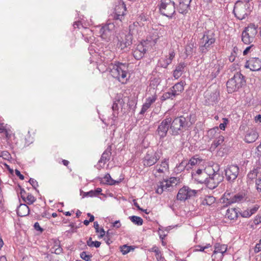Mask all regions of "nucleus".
Wrapping results in <instances>:
<instances>
[{
    "label": "nucleus",
    "instance_id": "obj_1",
    "mask_svg": "<svg viewBox=\"0 0 261 261\" xmlns=\"http://www.w3.org/2000/svg\"><path fill=\"white\" fill-rule=\"evenodd\" d=\"M110 72L111 75L120 82L124 84L127 81L126 75L128 71V64L119 62H115L110 65Z\"/></svg>",
    "mask_w": 261,
    "mask_h": 261
},
{
    "label": "nucleus",
    "instance_id": "obj_2",
    "mask_svg": "<svg viewBox=\"0 0 261 261\" xmlns=\"http://www.w3.org/2000/svg\"><path fill=\"white\" fill-rule=\"evenodd\" d=\"M215 41L214 32L211 31L205 32L199 42V52L202 54H205L213 47V44Z\"/></svg>",
    "mask_w": 261,
    "mask_h": 261
},
{
    "label": "nucleus",
    "instance_id": "obj_3",
    "mask_svg": "<svg viewBox=\"0 0 261 261\" xmlns=\"http://www.w3.org/2000/svg\"><path fill=\"white\" fill-rule=\"evenodd\" d=\"M135 25H130L128 32H121L118 38L117 47L121 50L130 46L133 44Z\"/></svg>",
    "mask_w": 261,
    "mask_h": 261
},
{
    "label": "nucleus",
    "instance_id": "obj_4",
    "mask_svg": "<svg viewBox=\"0 0 261 261\" xmlns=\"http://www.w3.org/2000/svg\"><path fill=\"white\" fill-rule=\"evenodd\" d=\"M245 84V76L241 72H238L227 81L226 83L227 91L229 93H231L242 88Z\"/></svg>",
    "mask_w": 261,
    "mask_h": 261
},
{
    "label": "nucleus",
    "instance_id": "obj_5",
    "mask_svg": "<svg viewBox=\"0 0 261 261\" xmlns=\"http://www.w3.org/2000/svg\"><path fill=\"white\" fill-rule=\"evenodd\" d=\"M160 13L169 18H171L175 13V3L171 0H160L159 1Z\"/></svg>",
    "mask_w": 261,
    "mask_h": 261
},
{
    "label": "nucleus",
    "instance_id": "obj_6",
    "mask_svg": "<svg viewBox=\"0 0 261 261\" xmlns=\"http://www.w3.org/2000/svg\"><path fill=\"white\" fill-rule=\"evenodd\" d=\"M257 33V27L254 23L249 24L242 33V41L246 44L253 42Z\"/></svg>",
    "mask_w": 261,
    "mask_h": 261
},
{
    "label": "nucleus",
    "instance_id": "obj_7",
    "mask_svg": "<svg viewBox=\"0 0 261 261\" xmlns=\"http://www.w3.org/2000/svg\"><path fill=\"white\" fill-rule=\"evenodd\" d=\"M248 8V3L244 4L242 2L237 1L234 6L233 12L238 19L243 20L249 14Z\"/></svg>",
    "mask_w": 261,
    "mask_h": 261
},
{
    "label": "nucleus",
    "instance_id": "obj_8",
    "mask_svg": "<svg viewBox=\"0 0 261 261\" xmlns=\"http://www.w3.org/2000/svg\"><path fill=\"white\" fill-rule=\"evenodd\" d=\"M182 130L191 127L195 122L194 117L191 113H185L182 115L175 117Z\"/></svg>",
    "mask_w": 261,
    "mask_h": 261
},
{
    "label": "nucleus",
    "instance_id": "obj_9",
    "mask_svg": "<svg viewBox=\"0 0 261 261\" xmlns=\"http://www.w3.org/2000/svg\"><path fill=\"white\" fill-rule=\"evenodd\" d=\"M212 174H209L208 181H207V187L210 189H214L216 188L218 185L223 181L224 177L222 174L219 173V170L215 171Z\"/></svg>",
    "mask_w": 261,
    "mask_h": 261
},
{
    "label": "nucleus",
    "instance_id": "obj_10",
    "mask_svg": "<svg viewBox=\"0 0 261 261\" xmlns=\"http://www.w3.org/2000/svg\"><path fill=\"white\" fill-rule=\"evenodd\" d=\"M198 191L192 190L189 187L184 186L180 189L177 194V199L179 200H186L195 196Z\"/></svg>",
    "mask_w": 261,
    "mask_h": 261
},
{
    "label": "nucleus",
    "instance_id": "obj_11",
    "mask_svg": "<svg viewBox=\"0 0 261 261\" xmlns=\"http://www.w3.org/2000/svg\"><path fill=\"white\" fill-rule=\"evenodd\" d=\"M219 92L217 90L213 91L207 90L204 94V102L205 105L213 106L218 101Z\"/></svg>",
    "mask_w": 261,
    "mask_h": 261
},
{
    "label": "nucleus",
    "instance_id": "obj_12",
    "mask_svg": "<svg viewBox=\"0 0 261 261\" xmlns=\"http://www.w3.org/2000/svg\"><path fill=\"white\" fill-rule=\"evenodd\" d=\"M170 119L166 117L159 125L155 134L159 136L160 139L166 137L168 130H170Z\"/></svg>",
    "mask_w": 261,
    "mask_h": 261
},
{
    "label": "nucleus",
    "instance_id": "obj_13",
    "mask_svg": "<svg viewBox=\"0 0 261 261\" xmlns=\"http://www.w3.org/2000/svg\"><path fill=\"white\" fill-rule=\"evenodd\" d=\"M227 196H230V194L228 193L227 195L224 194V197L223 202L226 200L227 204H231L232 203L236 202H242L247 200V196L244 193H238L230 197H228Z\"/></svg>",
    "mask_w": 261,
    "mask_h": 261
},
{
    "label": "nucleus",
    "instance_id": "obj_14",
    "mask_svg": "<svg viewBox=\"0 0 261 261\" xmlns=\"http://www.w3.org/2000/svg\"><path fill=\"white\" fill-rule=\"evenodd\" d=\"M239 167L237 165H231L225 170V176L227 181L232 182L237 178L239 174Z\"/></svg>",
    "mask_w": 261,
    "mask_h": 261
},
{
    "label": "nucleus",
    "instance_id": "obj_15",
    "mask_svg": "<svg viewBox=\"0 0 261 261\" xmlns=\"http://www.w3.org/2000/svg\"><path fill=\"white\" fill-rule=\"evenodd\" d=\"M192 177L199 183L205 184L207 186L209 174L206 171V169H198L195 173H192Z\"/></svg>",
    "mask_w": 261,
    "mask_h": 261
},
{
    "label": "nucleus",
    "instance_id": "obj_16",
    "mask_svg": "<svg viewBox=\"0 0 261 261\" xmlns=\"http://www.w3.org/2000/svg\"><path fill=\"white\" fill-rule=\"evenodd\" d=\"M160 158V155L156 152L152 153H147L143 159V163L145 166L150 167L154 165Z\"/></svg>",
    "mask_w": 261,
    "mask_h": 261
},
{
    "label": "nucleus",
    "instance_id": "obj_17",
    "mask_svg": "<svg viewBox=\"0 0 261 261\" xmlns=\"http://www.w3.org/2000/svg\"><path fill=\"white\" fill-rule=\"evenodd\" d=\"M245 67L250 68L251 71H259L261 69V59L258 58H251L246 61Z\"/></svg>",
    "mask_w": 261,
    "mask_h": 261
},
{
    "label": "nucleus",
    "instance_id": "obj_18",
    "mask_svg": "<svg viewBox=\"0 0 261 261\" xmlns=\"http://www.w3.org/2000/svg\"><path fill=\"white\" fill-rule=\"evenodd\" d=\"M145 42H140L138 44L133 52V55L135 59L139 60L141 59L146 53L147 48L145 45Z\"/></svg>",
    "mask_w": 261,
    "mask_h": 261
},
{
    "label": "nucleus",
    "instance_id": "obj_19",
    "mask_svg": "<svg viewBox=\"0 0 261 261\" xmlns=\"http://www.w3.org/2000/svg\"><path fill=\"white\" fill-rule=\"evenodd\" d=\"M261 175V165L256 163V165L253 167L252 170H251L247 175V182L251 184L254 179L255 180Z\"/></svg>",
    "mask_w": 261,
    "mask_h": 261
},
{
    "label": "nucleus",
    "instance_id": "obj_20",
    "mask_svg": "<svg viewBox=\"0 0 261 261\" xmlns=\"http://www.w3.org/2000/svg\"><path fill=\"white\" fill-rule=\"evenodd\" d=\"M170 119V133L172 136H177L182 131L181 127L179 126L178 122L175 118L174 119L169 117H167Z\"/></svg>",
    "mask_w": 261,
    "mask_h": 261
},
{
    "label": "nucleus",
    "instance_id": "obj_21",
    "mask_svg": "<svg viewBox=\"0 0 261 261\" xmlns=\"http://www.w3.org/2000/svg\"><path fill=\"white\" fill-rule=\"evenodd\" d=\"M114 25L112 23H109L103 26L99 31V33L101 38L103 39L107 40L112 35V30Z\"/></svg>",
    "mask_w": 261,
    "mask_h": 261
},
{
    "label": "nucleus",
    "instance_id": "obj_22",
    "mask_svg": "<svg viewBox=\"0 0 261 261\" xmlns=\"http://www.w3.org/2000/svg\"><path fill=\"white\" fill-rule=\"evenodd\" d=\"M157 99V95L154 93L153 95L149 96L146 99L145 102L143 105L140 114H144L146 111L150 107L151 105L154 103Z\"/></svg>",
    "mask_w": 261,
    "mask_h": 261
},
{
    "label": "nucleus",
    "instance_id": "obj_23",
    "mask_svg": "<svg viewBox=\"0 0 261 261\" xmlns=\"http://www.w3.org/2000/svg\"><path fill=\"white\" fill-rule=\"evenodd\" d=\"M115 16L114 18L116 19L121 20L124 17L126 11V7L124 3L117 6L115 7Z\"/></svg>",
    "mask_w": 261,
    "mask_h": 261
},
{
    "label": "nucleus",
    "instance_id": "obj_24",
    "mask_svg": "<svg viewBox=\"0 0 261 261\" xmlns=\"http://www.w3.org/2000/svg\"><path fill=\"white\" fill-rule=\"evenodd\" d=\"M187 65V63L180 62L176 66L175 69L173 73V75L175 79H177L181 76L182 73L185 72V68Z\"/></svg>",
    "mask_w": 261,
    "mask_h": 261
},
{
    "label": "nucleus",
    "instance_id": "obj_25",
    "mask_svg": "<svg viewBox=\"0 0 261 261\" xmlns=\"http://www.w3.org/2000/svg\"><path fill=\"white\" fill-rule=\"evenodd\" d=\"M185 84V82L181 81L171 87L169 90L172 91L176 96L180 95V94L184 90V86Z\"/></svg>",
    "mask_w": 261,
    "mask_h": 261
},
{
    "label": "nucleus",
    "instance_id": "obj_26",
    "mask_svg": "<svg viewBox=\"0 0 261 261\" xmlns=\"http://www.w3.org/2000/svg\"><path fill=\"white\" fill-rule=\"evenodd\" d=\"M258 138V134L256 131L254 130H249L247 131L245 136V141L246 142L250 143L254 142Z\"/></svg>",
    "mask_w": 261,
    "mask_h": 261
},
{
    "label": "nucleus",
    "instance_id": "obj_27",
    "mask_svg": "<svg viewBox=\"0 0 261 261\" xmlns=\"http://www.w3.org/2000/svg\"><path fill=\"white\" fill-rule=\"evenodd\" d=\"M112 147L111 146H109L106 150L103 152L99 160V163H103L104 164L110 160V158L112 154Z\"/></svg>",
    "mask_w": 261,
    "mask_h": 261
},
{
    "label": "nucleus",
    "instance_id": "obj_28",
    "mask_svg": "<svg viewBox=\"0 0 261 261\" xmlns=\"http://www.w3.org/2000/svg\"><path fill=\"white\" fill-rule=\"evenodd\" d=\"M30 209L25 204H20L17 209V214L20 217H24L29 215Z\"/></svg>",
    "mask_w": 261,
    "mask_h": 261
},
{
    "label": "nucleus",
    "instance_id": "obj_29",
    "mask_svg": "<svg viewBox=\"0 0 261 261\" xmlns=\"http://www.w3.org/2000/svg\"><path fill=\"white\" fill-rule=\"evenodd\" d=\"M238 217V210L236 208H228L226 211L225 214V217L229 219L230 220H234Z\"/></svg>",
    "mask_w": 261,
    "mask_h": 261
},
{
    "label": "nucleus",
    "instance_id": "obj_30",
    "mask_svg": "<svg viewBox=\"0 0 261 261\" xmlns=\"http://www.w3.org/2000/svg\"><path fill=\"white\" fill-rule=\"evenodd\" d=\"M103 178L105 179H106V182H103L102 180V178H100V183H102L103 184H107V185H117L119 183H120V182L121 181V180H114L113 179H112L111 178L110 174L109 173H107V174H106Z\"/></svg>",
    "mask_w": 261,
    "mask_h": 261
},
{
    "label": "nucleus",
    "instance_id": "obj_31",
    "mask_svg": "<svg viewBox=\"0 0 261 261\" xmlns=\"http://www.w3.org/2000/svg\"><path fill=\"white\" fill-rule=\"evenodd\" d=\"M170 187V184L168 183L167 181L160 182L158 185L156 192L159 194H161L164 190L167 189Z\"/></svg>",
    "mask_w": 261,
    "mask_h": 261
},
{
    "label": "nucleus",
    "instance_id": "obj_32",
    "mask_svg": "<svg viewBox=\"0 0 261 261\" xmlns=\"http://www.w3.org/2000/svg\"><path fill=\"white\" fill-rule=\"evenodd\" d=\"M215 198L213 196L206 195L201 199V203L204 205H211L215 202Z\"/></svg>",
    "mask_w": 261,
    "mask_h": 261
},
{
    "label": "nucleus",
    "instance_id": "obj_33",
    "mask_svg": "<svg viewBox=\"0 0 261 261\" xmlns=\"http://www.w3.org/2000/svg\"><path fill=\"white\" fill-rule=\"evenodd\" d=\"M190 5L184 3L182 1L179 2L177 10L181 14H186L189 8Z\"/></svg>",
    "mask_w": 261,
    "mask_h": 261
},
{
    "label": "nucleus",
    "instance_id": "obj_34",
    "mask_svg": "<svg viewBox=\"0 0 261 261\" xmlns=\"http://www.w3.org/2000/svg\"><path fill=\"white\" fill-rule=\"evenodd\" d=\"M168 161V159H164L160 165V167L156 169L158 173H163L165 171L168 169L169 167Z\"/></svg>",
    "mask_w": 261,
    "mask_h": 261
},
{
    "label": "nucleus",
    "instance_id": "obj_35",
    "mask_svg": "<svg viewBox=\"0 0 261 261\" xmlns=\"http://www.w3.org/2000/svg\"><path fill=\"white\" fill-rule=\"evenodd\" d=\"M227 250V246L225 245H221L219 243H216L215 245L214 253H224Z\"/></svg>",
    "mask_w": 261,
    "mask_h": 261
},
{
    "label": "nucleus",
    "instance_id": "obj_36",
    "mask_svg": "<svg viewBox=\"0 0 261 261\" xmlns=\"http://www.w3.org/2000/svg\"><path fill=\"white\" fill-rule=\"evenodd\" d=\"M120 101H121V99H118L117 101L116 100L114 101L113 102V104L112 106V109L113 111L112 115H113V118H114L115 119H116V118L118 117V110H119L118 103L120 102Z\"/></svg>",
    "mask_w": 261,
    "mask_h": 261
},
{
    "label": "nucleus",
    "instance_id": "obj_37",
    "mask_svg": "<svg viewBox=\"0 0 261 261\" xmlns=\"http://www.w3.org/2000/svg\"><path fill=\"white\" fill-rule=\"evenodd\" d=\"M224 141V137L223 136H219L214 140L211 148L213 149L216 148L218 146L220 145Z\"/></svg>",
    "mask_w": 261,
    "mask_h": 261
},
{
    "label": "nucleus",
    "instance_id": "obj_38",
    "mask_svg": "<svg viewBox=\"0 0 261 261\" xmlns=\"http://www.w3.org/2000/svg\"><path fill=\"white\" fill-rule=\"evenodd\" d=\"M176 96L173 92L169 90V91L164 93L161 97V101L163 102L168 99H173Z\"/></svg>",
    "mask_w": 261,
    "mask_h": 261
},
{
    "label": "nucleus",
    "instance_id": "obj_39",
    "mask_svg": "<svg viewBox=\"0 0 261 261\" xmlns=\"http://www.w3.org/2000/svg\"><path fill=\"white\" fill-rule=\"evenodd\" d=\"M95 231L97 233L99 232V235L98 236V238L101 239L103 238L106 235V232L103 228H101L99 229V224L97 221H95L94 222V225H93Z\"/></svg>",
    "mask_w": 261,
    "mask_h": 261
},
{
    "label": "nucleus",
    "instance_id": "obj_40",
    "mask_svg": "<svg viewBox=\"0 0 261 261\" xmlns=\"http://www.w3.org/2000/svg\"><path fill=\"white\" fill-rule=\"evenodd\" d=\"M195 47L194 43H189L186 45L185 47V53L187 57L192 56Z\"/></svg>",
    "mask_w": 261,
    "mask_h": 261
},
{
    "label": "nucleus",
    "instance_id": "obj_41",
    "mask_svg": "<svg viewBox=\"0 0 261 261\" xmlns=\"http://www.w3.org/2000/svg\"><path fill=\"white\" fill-rule=\"evenodd\" d=\"M129 219L130 221L134 223L135 224L137 225H142L143 222V219L138 216H133L129 217Z\"/></svg>",
    "mask_w": 261,
    "mask_h": 261
},
{
    "label": "nucleus",
    "instance_id": "obj_42",
    "mask_svg": "<svg viewBox=\"0 0 261 261\" xmlns=\"http://www.w3.org/2000/svg\"><path fill=\"white\" fill-rule=\"evenodd\" d=\"M120 248L121 252L124 255L128 253L131 250H134V248L132 246H127V245H122L120 247Z\"/></svg>",
    "mask_w": 261,
    "mask_h": 261
},
{
    "label": "nucleus",
    "instance_id": "obj_43",
    "mask_svg": "<svg viewBox=\"0 0 261 261\" xmlns=\"http://www.w3.org/2000/svg\"><path fill=\"white\" fill-rule=\"evenodd\" d=\"M190 168H191V167L188 166V162L187 161H182L177 167V170L178 171H182L185 169L188 170Z\"/></svg>",
    "mask_w": 261,
    "mask_h": 261
},
{
    "label": "nucleus",
    "instance_id": "obj_44",
    "mask_svg": "<svg viewBox=\"0 0 261 261\" xmlns=\"http://www.w3.org/2000/svg\"><path fill=\"white\" fill-rule=\"evenodd\" d=\"M169 57L166 56L165 58H164L167 66H168L169 64H170L171 63L172 60L173 59V58L175 57V53L173 50H170L169 51Z\"/></svg>",
    "mask_w": 261,
    "mask_h": 261
},
{
    "label": "nucleus",
    "instance_id": "obj_45",
    "mask_svg": "<svg viewBox=\"0 0 261 261\" xmlns=\"http://www.w3.org/2000/svg\"><path fill=\"white\" fill-rule=\"evenodd\" d=\"M80 257L85 261H89L92 257V254H87L86 251H83L80 254Z\"/></svg>",
    "mask_w": 261,
    "mask_h": 261
},
{
    "label": "nucleus",
    "instance_id": "obj_46",
    "mask_svg": "<svg viewBox=\"0 0 261 261\" xmlns=\"http://www.w3.org/2000/svg\"><path fill=\"white\" fill-rule=\"evenodd\" d=\"M26 202L28 204H33L36 200L35 197L30 193H28L25 196Z\"/></svg>",
    "mask_w": 261,
    "mask_h": 261
},
{
    "label": "nucleus",
    "instance_id": "obj_47",
    "mask_svg": "<svg viewBox=\"0 0 261 261\" xmlns=\"http://www.w3.org/2000/svg\"><path fill=\"white\" fill-rule=\"evenodd\" d=\"M255 187L257 191L259 193H261V175H259V177L255 180Z\"/></svg>",
    "mask_w": 261,
    "mask_h": 261
},
{
    "label": "nucleus",
    "instance_id": "obj_48",
    "mask_svg": "<svg viewBox=\"0 0 261 261\" xmlns=\"http://www.w3.org/2000/svg\"><path fill=\"white\" fill-rule=\"evenodd\" d=\"M211 247V245L210 244H206L204 246H202L201 245H197L195 246V251H204L205 249H207Z\"/></svg>",
    "mask_w": 261,
    "mask_h": 261
},
{
    "label": "nucleus",
    "instance_id": "obj_49",
    "mask_svg": "<svg viewBox=\"0 0 261 261\" xmlns=\"http://www.w3.org/2000/svg\"><path fill=\"white\" fill-rule=\"evenodd\" d=\"M18 187L20 190V195L21 198L24 202H26L25 196H27L28 193H27L25 191L23 188H22L19 185H18Z\"/></svg>",
    "mask_w": 261,
    "mask_h": 261
},
{
    "label": "nucleus",
    "instance_id": "obj_50",
    "mask_svg": "<svg viewBox=\"0 0 261 261\" xmlns=\"http://www.w3.org/2000/svg\"><path fill=\"white\" fill-rule=\"evenodd\" d=\"M198 161L199 160L197 158L193 157L188 162V166H190L191 168L192 167L196 165Z\"/></svg>",
    "mask_w": 261,
    "mask_h": 261
},
{
    "label": "nucleus",
    "instance_id": "obj_51",
    "mask_svg": "<svg viewBox=\"0 0 261 261\" xmlns=\"http://www.w3.org/2000/svg\"><path fill=\"white\" fill-rule=\"evenodd\" d=\"M1 156H2V158H3L4 160H9L11 158V154L7 151H1Z\"/></svg>",
    "mask_w": 261,
    "mask_h": 261
},
{
    "label": "nucleus",
    "instance_id": "obj_52",
    "mask_svg": "<svg viewBox=\"0 0 261 261\" xmlns=\"http://www.w3.org/2000/svg\"><path fill=\"white\" fill-rule=\"evenodd\" d=\"M250 215L255 214L259 208V206L257 204L254 205L252 207L248 208Z\"/></svg>",
    "mask_w": 261,
    "mask_h": 261
},
{
    "label": "nucleus",
    "instance_id": "obj_53",
    "mask_svg": "<svg viewBox=\"0 0 261 261\" xmlns=\"http://www.w3.org/2000/svg\"><path fill=\"white\" fill-rule=\"evenodd\" d=\"M158 64L159 66L164 68H166L168 67L167 64L166 63V61L164 58H161L159 60Z\"/></svg>",
    "mask_w": 261,
    "mask_h": 261
},
{
    "label": "nucleus",
    "instance_id": "obj_54",
    "mask_svg": "<svg viewBox=\"0 0 261 261\" xmlns=\"http://www.w3.org/2000/svg\"><path fill=\"white\" fill-rule=\"evenodd\" d=\"M159 36L157 32H154L153 35L150 37L151 41H152L154 43H156L159 38Z\"/></svg>",
    "mask_w": 261,
    "mask_h": 261
},
{
    "label": "nucleus",
    "instance_id": "obj_55",
    "mask_svg": "<svg viewBox=\"0 0 261 261\" xmlns=\"http://www.w3.org/2000/svg\"><path fill=\"white\" fill-rule=\"evenodd\" d=\"M29 182L32 186V187L36 190V188L38 187V182L34 178H31Z\"/></svg>",
    "mask_w": 261,
    "mask_h": 261
},
{
    "label": "nucleus",
    "instance_id": "obj_56",
    "mask_svg": "<svg viewBox=\"0 0 261 261\" xmlns=\"http://www.w3.org/2000/svg\"><path fill=\"white\" fill-rule=\"evenodd\" d=\"M240 214L242 217L244 218H248L251 216L248 208L240 213Z\"/></svg>",
    "mask_w": 261,
    "mask_h": 261
},
{
    "label": "nucleus",
    "instance_id": "obj_57",
    "mask_svg": "<svg viewBox=\"0 0 261 261\" xmlns=\"http://www.w3.org/2000/svg\"><path fill=\"white\" fill-rule=\"evenodd\" d=\"M254 251L255 253L261 251V239L259 240V243L256 244L254 248Z\"/></svg>",
    "mask_w": 261,
    "mask_h": 261
},
{
    "label": "nucleus",
    "instance_id": "obj_58",
    "mask_svg": "<svg viewBox=\"0 0 261 261\" xmlns=\"http://www.w3.org/2000/svg\"><path fill=\"white\" fill-rule=\"evenodd\" d=\"M90 247H95L96 248H98L100 247V246L101 245V243L99 241H93L91 243H90Z\"/></svg>",
    "mask_w": 261,
    "mask_h": 261
},
{
    "label": "nucleus",
    "instance_id": "obj_59",
    "mask_svg": "<svg viewBox=\"0 0 261 261\" xmlns=\"http://www.w3.org/2000/svg\"><path fill=\"white\" fill-rule=\"evenodd\" d=\"M223 122L220 123L219 125V128L222 130H224L228 122V120L226 118H223Z\"/></svg>",
    "mask_w": 261,
    "mask_h": 261
},
{
    "label": "nucleus",
    "instance_id": "obj_60",
    "mask_svg": "<svg viewBox=\"0 0 261 261\" xmlns=\"http://www.w3.org/2000/svg\"><path fill=\"white\" fill-rule=\"evenodd\" d=\"M253 223L255 225H257L261 223V216L257 215L254 220Z\"/></svg>",
    "mask_w": 261,
    "mask_h": 261
},
{
    "label": "nucleus",
    "instance_id": "obj_61",
    "mask_svg": "<svg viewBox=\"0 0 261 261\" xmlns=\"http://www.w3.org/2000/svg\"><path fill=\"white\" fill-rule=\"evenodd\" d=\"M61 247L60 241L59 240H55L54 241V246L52 247V249H54L56 248Z\"/></svg>",
    "mask_w": 261,
    "mask_h": 261
},
{
    "label": "nucleus",
    "instance_id": "obj_62",
    "mask_svg": "<svg viewBox=\"0 0 261 261\" xmlns=\"http://www.w3.org/2000/svg\"><path fill=\"white\" fill-rule=\"evenodd\" d=\"M86 196L94 197V194L93 190H91L88 192H85L84 194V197H86Z\"/></svg>",
    "mask_w": 261,
    "mask_h": 261
},
{
    "label": "nucleus",
    "instance_id": "obj_63",
    "mask_svg": "<svg viewBox=\"0 0 261 261\" xmlns=\"http://www.w3.org/2000/svg\"><path fill=\"white\" fill-rule=\"evenodd\" d=\"M154 251L155 252V256L158 259L161 258V252L157 248L154 249Z\"/></svg>",
    "mask_w": 261,
    "mask_h": 261
},
{
    "label": "nucleus",
    "instance_id": "obj_64",
    "mask_svg": "<svg viewBox=\"0 0 261 261\" xmlns=\"http://www.w3.org/2000/svg\"><path fill=\"white\" fill-rule=\"evenodd\" d=\"M53 250L54 251L55 253L57 254H60L61 253H62L63 251V249L61 247L56 248Z\"/></svg>",
    "mask_w": 261,
    "mask_h": 261
}]
</instances>
